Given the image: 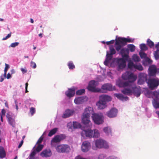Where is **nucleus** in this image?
Listing matches in <instances>:
<instances>
[{"instance_id":"29","label":"nucleus","mask_w":159,"mask_h":159,"mask_svg":"<svg viewBox=\"0 0 159 159\" xmlns=\"http://www.w3.org/2000/svg\"><path fill=\"white\" fill-rule=\"evenodd\" d=\"M84 132L85 133L86 137L91 138L93 136V132L91 129L84 130Z\"/></svg>"},{"instance_id":"51","label":"nucleus","mask_w":159,"mask_h":159,"mask_svg":"<svg viewBox=\"0 0 159 159\" xmlns=\"http://www.w3.org/2000/svg\"><path fill=\"white\" fill-rule=\"evenodd\" d=\"M36 150L34 149V150L31 153L30 156V157L29 159H33V157L36 154Z\"/></svg>"},{"instance_id":"1","label":"nucleus","mask_w":159,"mask_h":159,"mask_svg":"<svg viewBox=\"0 0 159 159\" xmlns=\"http://www.w3.org/2000/svg\"><path fill=\"white\" fill-rule=\"evenodd\" d=\"M134 39L124 37H119L117 39H116L115 43L116 49L117 52L120 50V53L122 55L128 52V50L125 48H121L126 45L127 43H133Z\"/></svg>"},{"instance_id":"55","label":"nucleus","mask_w":159,"mask_h":159,"mask_svg":"<svg viewBox=\"0 0 159 159\" xmlns=\"http://www.w3.org/2000/svg\"><path fill=\"white\" fill-rule=\"evenodd\" d=\"M43 139V137L41 136L40 137V138L37 141L36 143V144H40L41 143Z\"/></svg>"},{"instance_id":"15","label":"nucleus","mask_w":159,"mask_h":159,"mask_svg":"<svg viewBox=\"0 0 159 159\" xmlns=\"http://www.w3.org/2000/svg\"><path fill=\"white\" fill-rule=\"evenodd\" d=\"M74 111L72 110L67 109L65 110L62 115L63 118H68L73 114Z\"/></svg>"},{"instance_id":"24","label":"nucleus","mask_w":159,"mask_h":159,"mask_svg":"<svg viewBox=\"0 0 159 159\" xmlns=\"http://www.w3.org/2000/svg\"><path fill=\"white\" fill-rule=\"evenodd\" d=\"M149 74L151 76H153L155 75L157 70L156 67L154 65H152L150 66L148 69Z\"/></svg>"},{"instance_id":"46","label":"nucleus","mask_w":159,"mask_h":159,"mask_svg":"<svg viewBox=\"0 0 159 159\" xmlns=\"http://www.w3.org/2000/svg\"><path fill=\"white\" fill-rule=\"evenodd\" d=\"M153 94L156 98L155 99H154H154H156L157 101H157L158 100V98L159 97V92L157 91H155L153 93Z\"/></svg>"},{"instance_id":"11","label":"nucleus","mask_w":159,"mask_h":159,"mask_svg":"<svg viewBox=\"0 0 159 159\" xmlns=\"http://www.w3.org/2000/svg\"><path fill=\"white\" fill-rule=\"evenodd\" d=\"M118 70L119 71L124 68L126 65V62L123 59H119L117 60Z\"/></svg>"},{"instance_id":"22","label":"nucleus","mask_w":159,"mask_h":159,"mask_svg":"<svg viewBox=\"0 0 159 159\" xmlns=\"http://www.w3.org/2000/svg\"><path fill=\"white\" fill-rule=\"evenodd\" d=\"M93 111L92 107H87L84 110L83 114L86 115L90 116L91 114H93Z\"/></svg>"},{"instance_id":"48","label":"nucleus","mask_w":159,"mask_h":159,"mask_svg":"<svg viewBox=\"0 0 159 159\" xmlns=\"http://www.w3.org/2000/svg\"><path fill=\"white\" fill-rule=\"evenodd\" d=\"M139 55L141 58H146L147 55L146 53L143 52H139Z\"/></svg>"},{"instance_id":"42","label":"nucleus","mask_w":159,"mask_h":159,"mask_svg":"<svg viewBox=\"0 0 159 159\" xmlns=\"http://www.w3.org/2000/svg\"><path fill=\"white\" fill-rule=\"evenodd\" d=\"M43 145L42 144H38V145L35 149L36 152H39L43 148Z\"/></svg>"},{"instance_id":"35","label":"nucleus","mask_w":159,"mask_h":159,"mask_svg":"<svg viewBox=\"0 0 159 159\" xmlns=\"http://www.w3.org/2000/svg\"><path fill=\"white\" fill-rule=\"evenodd\" d=\"M154 56L156 60L159 59V50H156L153 53Z\"/></svg>"},{"instance_id":"64","label":"nucleus","mask_w":159,"mask_h":159,"mask_svg":"<svg viewBox=\"0 0 159 159\" xmlns=\"http://www.w3.org/2000/svg\"><path fill=\"white\" fill-rule=\"evenodd\" d=\"M11 77V75L10 73H8L7 75V76L6 75V77H5V78H7V79H10Z\"/></svg>"},{"instance_id":"31","label":"nucleus","mask_w":159,"mask_h":159,"mask_svg":"<svg viewBox=\"0 0 159 159\" xmlns=\"http://www.w3.org/2000/svg\"><path fill=\"white\" fill-rule=\"evenodd\" d=\"M147 45L151 48H152L154 46V43L151 41L150 39H148L147 41Z\"/></svg>"},{"instance_id":"34","label":"nucleus","mask_w":159,"mask_h":159,"mask_svg":"<svg viewBox=\"0 0 159 159\" xmlns=\"http://www.w3.org/2000/svg\"><path fill=\"white\" fill-rule=\"evenodd\" d=\"M152 61L149 58H146L143 61V64L144 65L145 64H150L152 63Z\"/></svg>"},{"instance_id":"16","label":"nucleus","mask_w":159,"mask_h":159,"mask_svg":"<svg viewBox=\"0 0 159 159\" xmlns=\"http://www.w3.org/2000/svg\"><path fill=\"white\" fill-rule=\"evenodd\" d=\"M40 155L43 157H49L52 155V152L50 149H45L40 153Z\"/></svg>"},{"instance_id":"27","label":"nucleus","mask_w":159,"mask_h":159,"mask_svg":"<svg viewBox=\"0 0 159 159\" xmlns=\"http://www.w3.org/2000/svg\"><path fill=\"white\" fill-rule=\"evenodd\" d=\"M114 95L119 100L122 101H126L128 98L127 97H124L121 94L115 93L114 94Z\"/></svg>"},{"instance_id":"8","label":"nucleus","mask_w":159,"mask_h":159,"mask_svg":"<svg viewBox=\"0 0 159 159\" xmlns=\"http://www.w3.org/2000/svg\"><path fill=\"white\" fill-rule=\"evenodd\" d=\"M128 68L131 70L137 69L139 71H142L143 70V67L140 64H134L133 62L129 61L128 63Z\"/></svg>"},{"instance_id":"7","label":"nucleus","mask_w":159,"mask_h":159,"mask_svg":"<svg viewBox=\"0 0 159 159\" xmlns=\"http://www.w3.org/2000/svg\"><path fill=\"white\" fill-rule=\"evenodd\" d=\"M92 118L94 122L96 124L100 125L103 122V117L102 115L94 113L93 114Z\"/></svg>"},{"instance_id":"17","label":"nucleus","mask_w":159,"mask_h":159,"mask_svg":"<svg viewBox=\"0 0 159 159\" xmlns=\"http://www.w3.org/2000/svg\"><path fill=\"white\" fill-rule=\"evenodd\" d=\"M102 89L103 91H101V92L105 93L106 91H111L112 90L113 88L111 85L109 84H106L102 85Z\"/></svg>"},{"instance_id":"44","label":"nucleus","mask_w":159,"mask_h":159,"mask_svg":"<svg viewBox=\"0 0 159 159\" xmlns=\"http://www.w3.org/2000/svg\"><path fill=\"white\" fill-rule=\"evenodd\" d=\"M68 66L70 69H73L75 68V66L71 61H70L68 64Z\"/></svg>"},{"instance_id":"45","label":"nucleus","mask_w":159,"mask_h":159,"mask_svg":"<svg viewBox=\"0 0 159 159\" xmlns=\"http://www.w3.org/2000/svg\"><path fill=\"white\" fill-rule=\"evenodd\" d=\"M140 47L142 50L146 51L148 49V48L145 44H140Z\"/></svg>"},{"instance_id":"30","label":"nucleus","mask_w":159,"mask_h":159,"mask_svg":"<svg viewBox=\"0 0 159 159\" xmlns=\"http://www.w3.org/2000/svg\"><path fill=\"white\" fill-rule=\"evenodd\" d=\"M58 129L57 128H54L51 129L49 132L48 134V136L51 137L53 135L55 134L57 130Z\"/></svg>"},{"instance_id":"52","label":"nucleus","mask_w":159,"mask_h":159,"mask_svg":"<svg viewBox=\"0 0 159 159\" xmlns=\"http://www.w3.org/2000/svg\"><path fill=\"white\" fill-rule=\"evenodd\" d=\"M30 111L31 114V116H33L35 112V108L34 107H31L30 108Z\"/></svg>"},{"instance_id":"58","label":"nucleus","mask_w":159,"mask_h":159,"mask_svg":"<svg viewBox=\"0 0 159 159\" xmlns=\"http://www.w3.org/2000/svg\"><path fill=\"white\" fill-rule=\"evenodd\" d=\"M20 70L22 72L23 74L26 73L27 71V70L26 69L24 68H21Z\"/></svg>"},{"instance_id":"26","label":"nucleus","mask_w":159,"mask_h":159,"mask_svg":"<svg viewBox=\"0 0 159 159\" xmlns=\"http://www.w3.org/2000/svg\"><path fill=\"white\" fill-rule=\"evenodd\" d=\"M96 105L99 109H102L105 108L107 107V103L102 102L99 100L97 103Z\"/></svg>"},{"instance_id":"39","label":"nucleus","mask_w":159,"mask_h":159,"mask_svg":"<svg viewBox=\"0 0 159 159\" xmlns=\"http://www.w3.org/2000/svg\"><path fill=\"white\" fill-rule=\"evenodd\" d=\"M73 127L74 129L80 128L81 127V125L78 122H73Z\"/></svg>"},{"instance_id":"62","label":"nucleus","mask_w":159,"mask_h":159,"mask_svg":"<svg viewBox=\"0 0 159 159\" xmlns=\"http://www.w3.org/2000/svg\"><path fill=\"white\" fill-rule=\"evenodd\" d=\"M23 142H24V141L23 140H22L20 143V144H19V145H18V148H20L21 146H22L23 143Z\"/></svg>"},{"instance_id":"6","label":"nucleus","mask_w":159,"mask_h":159,"mask_svg":"<svg viewBox=\"0 0 159 159\" xmlns=\"http://www.w3.org/2000/svg\"><path fill=\"white\" fill-rule=\"evenodd\" d=\"M57 152L59 153H68L69 152L70 148L69 146L66 144H61L57 146L56 148Z\"/></svg>"},{"instance_id":"60","label":"nucleus","mask_w":159,"mask_h":159,"mask_svg":"<svg viewBox=\"0 0 159 159\" xmlns=\"http://www.w3.org/2000/svg\"><path fill=\"white\" fill-rule=\"evenodd\" d=\"M155 46L157 50H159V42H158L157 44H156L155 45Z\"/></svg>"},{"instance_id":"33","label":"nucleus","mask_w":159,"mask_h":159,"mask_svg":"<svg viewBox=\"0 0 159 159\" xmlns=\"http://www.w3.org/2000/svg\"><path fill=\"white\" fill-rule=\"evenodd\" d=\"M152 102L155 108L159 109V102L157 101L156 99H154L153 100Z\"/></svg>"},{"instance_id":"5","label":"nucleus","mask_w":159,"mask_h":159,"mask_svg":"<svg viewBox=\"0 0 159 159\" xmlns=\"http://www.w3.org/2000/svg\"><path fill=\"white\" fill-rule=\"evenodd\" d=\"M98 82L94 80L90 81L89 85L87 87L88 90L92 92H101V89L96 88L97 86Z\"/></svg>"},{"instance_id":"19","label":"nucleus","mask_w":159,"mask_h":159,"mask_svg":"<svg viewBox=\"0 0 159 159\" xmlns=\"http://www.w3.org/2000/svg\"><path fill=\"white\" fill-rule=\"evenodd\" d=\"M116 85L120 87H124L128 86L129 85V82H124L122 80H119L116 82Z\"/></svg>"},{"instance_id":"2","label":"nucleus","mask_w":159,"mask_h":159,"mask_svg":"<svg viewBox=\"0 0 159 159\" xmlns=\"http://www.w3.org/2000/svg\"><path fill=\"white\" fill-rule=\"evenodd\" d=\"M122 78L125 80H128V82L133 83L136 80L137 76L133 73L126 72L123 74L122 76Z\"/></svg>"},{"instance_id":"23","label":"nucleus","mask_w":159,"mask_h":159,"mask_svg":"<svg viewBox=\"0 0 159 159\" xmlns=\"http://www.w3.org/2000/svg\"><path fill=\"white\" fill-rule=\"evenodd\" d=\"M90 116L82 114L81 117L82 122L84 125L89 124L90 122L89 120Z\"/></svg>"},{"instance_id":"40","label":"nucleus","mask_w":159,"mask_h":159,"mask_svg":"<svg viewBox=\"0 0 159 159\" xmlns=\"http://www.w3.org/2000/svg\"><path fill=\"white\" fill-rule=\"evenodd\" d=\"M133 59L135 62H139L140 59L139 57L136 54L134 55L133 56Z\"/></svg>"},{"instance_id":"36","label":"nucleus","mask_w":159,"mask_h":159,"mask_svg":"<svg viewBox=\"0 0 159 159\" xmlns=\"http://www.w3.org/2000/svg\"><path fill=\"white\" fill-rule=\"evenodd\" d=\"M127 47L131 52H133L134 51L135 47L133 44H129L128 45Z\"/></svg>"},{"instance_id":"43","label":"nucleus","mask_w":159,"mask_h":159,"mask_svg":"<svg viewBox=\"0 0 159 159\" xmlns=\"http://www.w3.org/2000/svg\"><path fill=\"white\" fill-rule=\"evenodd\" d=\"M103 130L104 132L107 134H109L111 131V129L108 127H105Z\"/></svg>"},{"instance_id":"18","label":"nucleus","mask_w":159,"mask_h":159,"mask_svg":"<svg viewBox=\"0 0 159 159\" xmlns=\"http://www.w3.org/2000/svg\"><path fill=\"white\" fill-rule=\"evenodd\" d=\"M132 93L137 97H139L141 94V89L140 87L136 86L132 88Z\"/></svg>"},{"instance_id":"32","label":"nucleus","mask_w":159,"mask_h":159,"mask_svg":"<svg viewBox=\"0 0 159 159\" xmlns=\"http://www.w3.org/2000/svg\"><path fill=\"white\" fill-rule=\"evenodd\" d=\"M6 156L5 151L3 148H0V157L1 158H4Z\"/></svg>"},{"instance_id":"63","label":"nucleus","mask_w":159,"mask_h":159,"mask_svg":"<svg viewBox=\"0 0 159 159\" xmlns=\"http://www.w3.org/2000/svg\"><path fill=\"white\" fill-rule=\"evenodd\" d=\"M106 159H118L116 157H115L114 156H110L108 158H107Z\"/></svg>"},{"instance_id":"12","label":"nucleus","mask_w":159,"mask_h":159,"mask_svg":"<svg viewBox=\"0 0 159 159\" xmlns=\"http://www.w3.org/2000/svg\"><path fill=\"white\" fill-rule=\"evenodd\" d=\"M147 75L145 73H142L140 74L138 81V84H142L144 82H147Z\"/></svg>"},{"instance_id":"56","label":"nucleus","mask_w":159,"mask_h":159,"mask_svg":"<svg viewBox=\"0 0 159 159\" xmlns=\"http://www.w3.org/2000/svg\"><path fill=\"white\" fill-rule=\"evenodd\" d=\"M11 36V33H10L8 34H7V35L5 37L3 38L2 39V40H5L8 39V38H9Z\"/></svg>"},{"instance_id":"47","label":"nucleus","mask_w":159,"mask_h":159,"mask_svg":"<svg viewBox=\"0 0 159 159\" xmlns=\"http://www.w3.org/2000/svg\"><path fill=\"white\" fill-rule=\"evenodd\" d=\"M110 53L112 55L115 54L116 53V50L112 46L110 47Z\"/></svg>"},{"instance_id":"53","label":"nucleus","mask_w":159,"mask_h":159,"mask_svg":"<svg viewBox=\"0 0 159 159\" xmlns=\"http://www.w3.org/2000/svg\"><path fill=\"white\" fill-rule=\"evenodd\" d=\"M30 66L32 68L35 69L36 67V65L34 62L33 61H31L30 62Z\"/></svg>"},{"instance_id":"61","label":"nucleus","mask_w":159,"mask_h":159,"mask_svg":"<svg viewBox=\"0 0 159 159\" xmlns=\"http://www.w3.org/2000/svg\"><path fill=\"white\" fill-rule=\"evenodd\" d=\"M110 61L109 60L107 59L106 58L104 62V64L106 65H107V64L109 63Z\"/></svg>"},{"instance_id":"41","label":"nucleus","mask_w":159,"mask_h":159,"mask_svg":"<svg viewBox=\"0 0 159 159\" xmlns=\"http://www.w3.org/2000/svg\"><path fill=\"white\" fill-rule=\"evenodd\" d=\"M85 92V90L84 89H81L77 90L76 92V94L77 95H80L84 93Z\"/></svg>"},{"instance_id":"50","label":"nucleus","mask_w":159,"mask_h":159,"mask_svg":"<svg viewBox=\"0 0 159 159\" xmlns=\"http://www.w3.org/2000/svg\"><path fill=\"white\" fill-rule=\"evenodd\" d=\"M112 54L109 53L108 52H107L106 59L110 61L112 58Z\"/></svg>"},{"instance_id":"9","label":"nucleus","mask_w":159,"mask_h":159,"mask_svg":"<svg viewBox=\"0 0 159 159\" xmlns=\"http://www.w3.org/2000/svg\"><path fill=\"white\" fill-rule=\"evenodd\" d=\"M117 110L114 108H111L107 112V116L109 117L113 118L116 117L117 114Z\"/></svg>"},{"instance_id":"38","label":"nucleus","mask_w":159,"mask_h":159,"mask_svg":"<svg viewBox=\"0 0 159 159\" xmlns=\"http://www.w3.org/2000/svg\"><path fill=\"white\" fill-rule=\"evenodd\" d=\"M99 135L100 134L98 131L96 129H94L93 134L92 137L94 138H98L99 136Z\"/></svg>"},{"instance_id":"54","label":"nucleus","mask_w":159,"mask_h":159,"mask_svg":"<svg viewBox=\"0 0 159 159\" xmlns=\"http://www.w3.org/2000/svg\"><path fill=\"white\" fill-rule=\"evenodd\" d=\"M19 44V43L18 42H15L12 43L11 44L10 46L11 47L14 48L16 46H17Z\"/></svg>"},{"instance_id":"59","label":"nucleus","mask_w":159,"mask_h":159,"mask_svg":"<svg viewBox=\"0 0 159 159\" xmlns=\"http://www.w3.org/2000/svg\"><path fill=\"white\" fill-rule=\"evenodd\" d=\"M2 115L1 116H5V113H6V111L4 109H2Z\"/></svg>"},{"instance_id":"13","label":"nucleus","mask_w":159,"mask_h":159,"mask_svg":"<svg viewBox=\"0 0 159 159\" xmlns=\"http://www.w3.org/2000/svg\"><path fill=\"white\" fill-rule=\"evenodd\" d=\"M65 137L62 135H57L54 137L51 140V145L52 146V143H57L65 139Z\"/></svg>"},{"instance_id":"57","label":"nucleus","mask_w":159,"mask_h":159,"mask_svg":"<svg viewBox=\"0 0 159 159\" xmlns=\"http://www.w3.org/2000/svg\"><path fill=\"white\" fill-rule=\"evenodd\" d=\"M114 42H115V40H112L109 41L107 42L106 43L107 45H109L110 44H113L114 43Z\"/></svg>"},{"instance_id":"28","label":"nucleus","mask_w":159,"mask_h":159,"mask_svg":"<svg viewBox=\"0 0 159 159\" xmlns=\"http://www.w3.org/2000/svg\"><path fill=\"white\" fill-rule=\"evenodd\" d=\"M121 92L124 94L130 95L132 93V89H130L129 88H125L121 91Z\"/></svg>"},{"instance_id":"37","label":"nucleus","mask_w":159,"mask_h":159,"mask_svg":"<svg viewBox=\"0 0 159 159\" xmlns=\"http://www.w3.org/2000/svg\"><path fill=\"white\" fill-rule=\"evenodd\" d=\"M5 67L4 70V74L3 75L4 77H5L7 75V72L8 70L10 68V66L8 64L6 63L5 64Z\"/></svg>"},{"instance_id":"3","label":"nucleus","mask_w":159,"mask_h":159,"mask_svg":"<svg viewBox=\"0 0 159 159\" xmlns=\"http://www.w3.org/2000/svg\"><path fill=\"white\" fill-rule=\"evenodd\" d=\"M95 145L96 147H93V148L95 150L97 148H105L107 149L109 148V145L107 143L101 139H99L96 140L94 142Z\"/></svg>"},{"instance_id":"25","label":"nucleus","mask_w":159,"mask_h":159,"mask_svg":"<svg viewBox=\"0 0 159 159\" xmlns=\"http://www.w3.org/2000/svg\"><path fill=\"white\" fill-rule=\"evenodd\" d=\"M85 98L83 96L76 98L74 100V102L76 104H81L85 101Z\"/></svg>"},{"instance_id":"49","label":"nucleus","mask_w":159,"mask_h":159,"mask_svg":"<svg viewBox=\"0 0 159 159\" xmlns=\"http://www.w3.org/2000/svg\"><path fill=\"white\" fill-rule=\"evenodd\" d=\"M122 58L120 59H123L125 61L128 60L129 57L128 55L126 53L122 55Z\"/></svg>"},{"instance_id":"21","label":"nucleus","mask_w":159,"mask_h":159,"mask_svg":"<svg viewBox=\"0 0 159 159\" xmlns=\"http://www.w3.org/2000/svg\"><path fill=\"white\" fill-rule=\"evenodd\" d=\"M65 94L66 96L69 98H70L73 97L75 94V90L74 89H69L66 92Z\"/></svg>"},{"instance_id":"20","label":"nucleus","mask_w":159,"mask_h":159,"mask_svg":"<svg viewBox=\"0 0 159 159\" xmlns=\"http://www.w3.org/2000/svg\"><path fill=\"white\" fill-rule=\"evenodd\" d=\"M6 117L8 119L9 124L13 127H15V122L14 118H12L9 113H7Z\"/></svg>"},{"instance_id":"14","label":"nucleus","mask_w":159,"mask_h":159,"mask_svg":"<svg viewBox=\"0 0 159 159\" xmlns=\"http://www.w3.org/2000/svg\"><path fill=\"white\" fill-rule=\"evenodd\" d=\"M111 98L110 96L106 95H102L99 96V100L102 102L107 103V102L110 101Z\"/></svg>"},{"instance_id":"4","label":"nucleus","mask_w":159,"mask_h":159,"mask_svg":"<svg viewBox=\"0 0 159 159\" xmlns=\"http://www.w3.org/2000/svg\"><path fill=\"white\" fill-rule=\"evenodd\" d=\"M147 83L149 88L151 90H153L159 85V79L158 78L149 79Z\"/></svg>"},{"instance_id":"10","label":"nucleus","mask_w":159,"mask_h":159,"mask_svg":"<svg viewBox=\"0 0 159 159\" xmlns=\"http://www.w3.org/2000/svg\"><path fill=\"white\" fill-rule=\"evenodd\" d=\"M90 148V143L88 141L84 142L81 146V150L84 152H88Z\"/></svg>"}]
</instances>
